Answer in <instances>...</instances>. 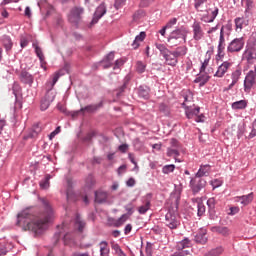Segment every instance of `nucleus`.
<instances>
[{
    "mask_svg": "<svg viewBox=\"0 0 256 256\" xmlns=\"http://www.w3.org/2000/svg\"><path fill=\"white\" fill-rule=\"evenodd\" d=\"M41 203L44 207L43 213L35 217L31 214V210L27 208L18 214L16 225L21 227L23 231H32L35 235H41V233L47 231L49 223H51L53 217H55V212L49 200L42 198Z\"/></svg>",
    "mask_w": 256,
    "mask_h": 256,
    "instance_id": "f257e3e1",
    "label": "nucleus"
},
{
    "mask_svg": "<svg viewBox=\"0 0 256 256\" xmlns=\"http://www.w3.org/2000/svg\"><path fill=\"white\" fill-rule=\"evenodd\" d=\"M170 199L174 206L170 207L168 212L165 215L164 224L168 229H177L181 225V220L179 219V201L181 200V190H174L171 193Z\"/></svg>",
    "mask_w": 256,
    "mask_h": 256,
    "instance_id": "f03ea898",
    "label": "nucleus"
},
{
    "mask_svg": "<svg viewBox=\"0 0 256 256\" xmlns=\"http://www.w3.org/2000/svg\"><path fill=\"white\" fill-rule=\"evenodd\" d=\"M233 27V24L231 22H228L226 25H222L220 29V36H219V41H218V57H223L224 51H225V37H229V33H231V29Z\"/></svg>",
    "mask_w": 256,
    "mask_h": 256,
    "instance_id": "7ed1b4c3",
    "label": "nucleus"
},
{
    "mask_svg": "<svg viewBox=\"0 0 256 256\" xmlns=\"http://www.w3.org/2000/svg\"><path fill=\"white\" fill-rule=\"evenodd\" d=\"M187 41V30L185 28H180L174 30L170 37L168 38V43L171 45H179L180 43H185Z\"/></svg>",
    "mask_w": 256,
    "mask_h": 256,
    "instance_id": "20e7f679",
    "label": "nucleus"
},
{
    "mask_svg": "<svg viewBox=\"0 0 256 256\" xmlns=\"http://www.w3.org/2000/svg\"><path fill=\"white\" fill-rule=\"evenodd\" d=\"M256 87V65L254 66V70H250L244 79V92L251 93V89Z\"/></svg>",
    "mask_w": 256,
    "mask_h": 256,
    "instance_id": "39448f33",
    "label": "nucleus"
},
{
    "mask_svg": "<svg viewBox=\"0 0 256 256\" xmlns=\"http://www.w3.org/2000/svg\"><path fill=\"white\" fill-rule=\"evenodd\" d=\"M245 47V38H235L227 46L228 53H239Z\"/></svg>",
    "mask_w": 256,
    "mask_h": 256,
    "instance_id": "423d86ee",
    "label": "nucleus"
},
{
    "mask_svg": "<svg viewBox=\"0 0 256 256\" xmlns=\"http://www.w3.org/2000/svg\"><path fill=\"white\" fill-rule=\"evenodd\" d=\"M84 11L85 10L82 7L72 8L68 16V21L74 25H79V22L81 21V15H83Z\"/></svg>",
    "mask_w": 256,
    "mask_h": 256,
    "instance_id": "0eeeda50",
    "label": "nucleus"
},
{
    "mask_svg": "<svg viewBox=\"0 0 256 256\" xmlns=\"http://www.w3.org/2000/svg\"><path fill=\"white\" fill-rule=\"evenodd\" d=\"M205 185H207V182L203 178H199L196 176V178L190 180V187L194 195H196V193H199V191H201V189H203Z\"/></svg>",
    "mask_w": 256,
    "mask_h": 256,
    "instance_id": "6e6552de",
    "label": "nucleus"
},
{
    "mask_svg": "<svg viewBox=\"0 0 256 256\" xmlns=\"http://www.w3.org/2000/svg\"><path fill=\"white\" fill-rule=\"evenodd\" d=\"M182 107L185 109V115L187 119H193V117H197L201 111V108L199 106H195V104L186 105L185 103H182Z\"/></svg>",
    "mask_w": 256,
    "mask_h": 256,
    "instance_id": "1a4fd4ad",
    "label": "nucleus"
},
{
    "mask_svg": "<svg viewBox=\"0 0 256 256\" xmlns=\"http://www.w3.org/2000/svg\"><path fill=\"white\" fill-rule=\"evenodd\" d=\"M206 13L207 14H204L201 17V21H203L204 23H213V21L217 19V15H219V8L214 7V9H208L206 10Z\"/></svg>",
    "mask_w": 256,
    "mask_h": 256,
    "instance_id": "9d476101",
    "label": "nucleus"
},
{
    "mask_svg": "<svg viewBox=\"0 0 256 256\" xmlns=\"http://www.w3.org/2000/svg\"><path fill=\"white\" fill-rule=\"evenodd\" d=\"M243 61H246L248 65H253L256 61V50L253 47H248L243 55H242Z\"/></svg>",
    "mask_w": 256,
    "mask_h": 256,
    "instance_id": "9b49d317",
    "label": "nucleus"
},
{
    "mask_svg": "<svg viewBox=\"0 0 256 256\" xmlns=\"http://www.w3.org/2000/svg\"><path fill=\"white\" fill-rule=\"evenodd\" d=\"M64 73H69V70H67V68H64L56 72L52 78V81H48L46 83V91H53V87H55V84L59 81V77H61V75H63Z\"/></svg>",
    "mask_w": 256,
    "mask_h": 256,
    "instance_id": "f8f14e48",
    "label": "nucleus"
},
{
    "mask_svg": "<svg viewBox=\"0 0 256 256\" xmlns=\"http://www.w3.org/2000/svg\"><path fill=\"white\" fill-rule=\"evenodd\" d=\"M193 29V39L194 41H201L205 33L203 32V28L201 27V22L195 21L192 25Z\"/></svg>",
    "mask_w": 256,
    "mask_h": 256,
    "instance_id": "ddd939ff",
    "label": "nucleus"
},
{
    "mask_svg": "<svg viewBox=\"0 0 256 256\" xmlns=\"http://www.w3.org/2000/svg\"><path fill=\"white\" fill-rule=\"evenodd\" d=\"M105 13H107V6H105V3H102L96 8V11L91 22L92 25L99 23V19H101V17H103Z\"/></svg>",
    "mask_w": 256,
    "mask_h": 256,
    "instance_id": "4468645a",
    "label": "nucleus"
},
{
    "mask_svg": "<svg viewBox=\"0 0 256 256\" xmlns=\"http://www.w3.org/2000/svg\"><path fill=\"white\" fill-rule=\"evenodd\" d=\"M151 194H147L144 198H143V205H141L138 208V213L140 215H145V213H147V211H149V209H151Z\"/></svg>",
    "mask_w": 256,
    "mask_h": 256,
    "instance_id": "2eb2a0df",
    "label": "nucleus"
},
{
    "mask_svg": "<svg viewBox=\"0 0 256 256\" xmlns=\"http://www.w3.org/2000/svg\"><path fill=\"white\" fill-rule=\"evenodd\" d=\"M231 65H233L231 62L229 61H225L223 62L217 69L216 73L214 74L215 77H224L225 73H227V71H229Z\"/></svg>",
    "mask_w": 256,
    "mask_h": 256,
    "instance_id": "dca6fc26",
    "label": "nucleus"
},
{
    "mask_svg": "<svg viewBox=\"0 0 256 256\" xmlns=\"http://www.w3.org/2000/svg\"><path fill=\"white\" fill-rule=\"evenodd\" d=\"M192 203L197 207L198 217H203L205 215V204H203L201 198H193Z\"/></svg>",
    "mask_w": 256,
    "mask_h": 256,
    "instance_id": "f3484780",
    "label": "nucleus"
},
{
    "mask_svg": "<svg viewBox=\"0 0 256 256\" xmlns=\"http://www.w3.org/2000/svg\"><path fill=\"white\" fill-rule=\"evenodd\" d=\"M207 241V230L200 229L199 232L195 235V242L200 243V245H205Z\"/></svg>",
    "mask_w": 256,
    "mask_h": 256,
    "instance_id": "a211bd4d",
    "label": "nucleus"
},
{
    "mask_svg": "<svg viewBox=\"0 0 256 256\" xmlns=\"http://www.w3.org/2000/svg\"><path fill=\"white\" fill-rule=\"evenodd\" d=\"M191 240L189 238H184L182 241L177 242L176 251H185L192 247Z\"/></svg>",
    "mask_w": 256,
    "mask_h": 256,
    "instance_id": "6ab92c4d",
    "label": "nucleus"
},
{
    "mask_svg": "<svg viewBox=\"0 0 256 256\" xmlns=\"http://www.w3.org/2000/svg\"><path fill=\"white\" fill-rule=\"evenodd\" d=\"M66 199L67 201H75V192H73V181L71 179H67Z\"/></svg>",
    "mask_w": 256,
    "mask_h": 256,
    "instance_id": "aec40b11",
    "label": "nucleus"
},
{
    "mask_svg": "<svg viewBox=\"0 0 256 256\" xmlns=\"http://www.w3.org/2000/svg\"><path fill=\"white\" fill-rule=\"evenodd\" d=\"M20 81L26 85H33L34 78L33 75H31L29 72L22 71L20 73Z\"/></svg>",
    "mask_w": 256,
    "mask_h": 256,
    "instance_id": "412c9836",
    "label": "nucleus"
},
{
    "mask_svg": "<svg viewBox=\"0 0 256 256\" xmlns=\"http://www.w3.org/2000/svg\"><path fill=\"white\" fill-rule=\"evenodd\" d=\"M115 59V53L110 52L102 61V67L103 69H109V67H112L113 60Z\"/></svg>",
    "mask_w": 256,
    "mask_h": 256,
    "instance_id": "4be33fe9",
    "label": "nucleus"
},
{
    "mask_svg": "<svg viewBox=\"0 0 256 256\" xmlns=\"http://www.w3.org/2000/svg\"><path fill=\"white\" fill-rule=\"evenodd\" d=\"M167 65H170L171 67H175L178 63L177 57L173 55V52L168 51L166 55L163 56Z\"/></svg>",
    "mask_w": 256,
    "mask_h": 256,
    "instance_id": "5701e85b",
    "label": "nucleus"
},
{
    "mask_svg": "<svg viewBox=\"0 0 256 256\" xmlns=\"http://www.w3.org/2000/svg\"><path fill=\"white\" fill-rule=\"evenodd\" d=\"M234 22H235L236 31H242L243 27H247V25H249V20H246L243 17L235 18Z\"/></svg>",
    "mask_w": 256,
    "mask_h": 256,
    "instance_id": "b1692460",
    "label": "nucleus"
},
{
    "mask_svg": "<svg viewBox=\"0 0 256 256\" xmlns=\"http://www.w3.org/2000/svg\"><path fill=\"white\" fill-rule=\"evenodd\" d=\"M241 73L242 72L239 69H237L234 72H232V74H231L232 82L228 86V89H233V87H235V85H237V83L239 82V79H241Z\"/></svg>",
    "mask_w": 256,
    "mask_h": 256,
    "instance_id": "393cba45",
    "label": "nucleus"
},
{
    "mask_svg": "<svg viewBox=\"0 0 256 256\" xmlns=\"http://www.w3.org/2000/svg\"><path fill=\"white\" fill-rule=\"evenodd\" d=\"M103 107V102H100L98 104H91L88 106H85L84 108H81L80 111H82V113H95V111H97V109Z\"/></svg>",
    "mask_w": 256,
    "mask_h": 256,
    "instance_id": "a878e982",
    "label": "nucleus"
},
{
    "mask_svg": "<svg viewBox=\"0 0 256 256\" xmlns=\"http://www.w3.org/2000/svg\"><path fill=\"white\" fill-rule=\"evenodd\" d=\"M210 171H211V166H209L208 164L203 165L200 167V169L196 173V177H198L199 179H201V177H207Z\"/></svg>",
    "mask_w": 256,
    "mask_h": 256,
    "instance_id": "bb28decb",
    "label": "nucleus"
},
{
    "mask_svg": "<svg viewBox=\"0 0 256 256\" xmlns=\"http://www.w3.org/2000/svg\"><path fill=\"white\" fill-rule=\"evenodd\" d=\"M100 247V256H109L110 253V248H109V243L107 241H102L99 243Z\"/></svg>",
    "mask_w": 256,
    "mask_h": 256,
    "instance_id": "cd10ccee",
    "label": "nucleus"
},
{
    "mask_svg": "<svg viewBox=\"0 0 256 256\" xmlns=\"http://www.w3.org/2000/svg\"><path fill=\"white\" fill-rule=\"evenodd\" d=\"M238 199H239L241 205L247 206L250 203H252V201H253V192H251L250 194H247V195L240 196V197H238Z\"/></svg>",
    "mask_w": 256,
    "mask_h": 256,
    "instance_id": "c85d7f7f",
    "label": "nucleus"
},
{
    "mask_svg": "<svg viewBox=\"0 0 256 256\" xmlns=\"http://www.w3.org/2000/svg\"><path fill=\"white\" fill-rule=\"evenodd\" d=\"M209 81V75L207 74H202L194 80V83H198L199 87H204Z\"/></svg>",
    "mask_w": 256,
    "mask_h": 256,
    "instance_id": "c756f323",
    "label": "nucleus"
},
{
    "mask_svg": "<svg viewBox=\"0 0 256 256\" xmlns=\"http://www.w3.org/2000/svg\"><path fill=\"white\" fill-rule=\"evenodd\" d=\"M51 103H53V95L49 99L44 97V99H42L41 104H40L41 111H47V109H49V105H51Z\"/></svg>",
    "mask_w": 256,
    "mask_h": 256,
    "instance_id": "7c9ffc66",
    "label": "nucleus"
},
{
    "mask_svg": "<svg viewBox=\"0 0 256 256\" xmlns=\"http://www.w3.org/2000/svg\"><path fill=\"white\" fill-rule=\"evenodd\" d=\"M2 43H3L6 51H11V49H13V41L11 40V37L3 36Z\"/></svg>",
    "mask_w": 256,
    "mask_h": 256,
    "instance_id": "2f4dec72",
    "label": "nucleus"
},
{
    "mask_svg": "<svg viewBox=\"0 0 256 256\" xmlns=\"http://www.w3.org/2000/svg\"><path fill=\"white\" fill-rule=\"evenodd\" d=\"M225 251V249H223L222 246H218L214 249H211L210 251H208L205 256H219L222 255V253Z\"/></svg>",
    "mask_w": 256,
    "mask_h": 256,
    "instance_id": "473e14b6",
    "label": "nucleus"
},
{
    "mask_svg": "<svg viewBox=\"0 0 256 256\" xmlns=\"http://www.w3.org/2000/svg\"><path fill=\"white\" fill-rule=\"evenodd\" d=\"M95 201L96 203H104V201H107L106 192H103V191L95 192Z\"/></svg>",
    "mask_w": 256,
    "mask_h": 256,
    "instance_id": "72a5a7b5",
    "label": "nucleus"
},
{
    "mask_svg": "<svg viewBox=\"0 0 256 256\" xmlns=\"http://www.w3.org/2000/svg\"><path fill=\"white\" fill-rule=\"evenodd\" d=\"M145 37H147L145 32H140V34L135 37V40L132 43V47L137 49L139 47V42L144 41Z\"/></svg>",
    "mask_w": 256,
    "mask_h": 256,
    "instance_id": "f704fd0d",
    "label": "nucleus"
},
{
    "mask_svg": "<svg viewBox=\"0 0 256 256\" xmlns=\"http://www.w3.org/2000/svg\"><path fill=\"white\" fill-rule=\"evenodd\" d=\"M232 109H247V100H239L232 103Z\"/></svg>",
    "mask_w": 256,
    "mask_h": 256,
    "instance_id": "c9c22d12",
    "label": "nucleus"
},
{
    "mask_svg": "<svg viewBox=\"0 0 256 256\" xmlns=\"http://www.w3.org/2000/svg\"><path fill=\"white\" fill-rule=\"evenodd\" d=\"M138 95L142 99H149V88L145 86H140L138 89Z\"/></svg>",
    "mask_w": 256,
    "mask_h": 256,
    "instance_id": "e433bc0d",
    "label": "nucleus"
},
{
    "mask_svg": "<svg viewBox=\"0 0 256 256\" xmlns=\"http://www.w3.org/2000/svg\"><path fill=\"white\" fill-rule=\"evenodd\" d=\"M85 227V223L83 222V220H81V216H79V214L76 215L75 218V229H78V231H83Z\"/></svg>",
    "mask_w": 256,
    "mask_h": 256,
    "instance_id": "4c0bfd02",
    "label": "nucleus"
},
{
    "mask_svg": "<svg viewBox=\"0 0 256 256\" xmlns=\"http://www.w3.org/2000/svg\"><path fill=\"white\" fill-rule=\"evenodd\" d=\"M173 55L176 57V59L178 57H183L185 55H187V48L186 47H179L177 48L174 52H172Z\"/></svg>",
    "mask_w": 256,
    "mask_h": 256,
    "instance_id": "58836bf2",
    "label": "nucleus"
},
{
    "mask_svg": "<svg viewBox=\"0 0 256 256\" xmlns=\"http://www.w3.org/2000/svg\"><path fill=\"white\" fill-rule=\"evenodd\" d=\"M174 171H175V165L174 164L165 165L162 168V173H164V175H169V173H173Z\"/></svg>",
    "mask_w": 256,
    "mask_h": 256,
    "instance_id": "ea45409f",
    "label": "nucleus"
},
{
    "mask_svg": "<svg viewBox=\"0 0 256 256\" xmlns=\"http://www.w3.org/2000/svg\"><path fill=\"white\" fill-rule=\"evenodd\" d=\"M145 69H147V65L142 61L136 62V71L137 73H145Z\"/></svg>",
    "mask_w": 256,
    "mask_h": 256,
    "instance_id": "a19ab883",
    "label": "nucleus"
},
{
    "mask_svg": "<svg viewBox=\"0 0 256 256\" xmlns=\"http://www.w3.org/2000/svg\"><path fill=\"white\" fill-rule=\"evenodd\" d=\"M156 48L158 49V51H160L162 57L169 53V49H167V47L163 44H156Z\"/></svg>",
    "mask_w": 256,
    "mask_h": 256,
    "instance_id": "79ce46f5",
    "label": "nucleus"
},
{
    "mask_svg": "<svg viewBox=\"0 0 256 256\" xmlns=\"http://www.w3.org/2000/svg\"><path fill=\"white\" fill-rule=\"evenodd\" d=\"M51 179L50 175H47L44 180L40 182L41 189H49V180Z\"/></svg>",
    "mask_w": 256,
    "mask_h": 256,
    "instance_id": "37998d69",
    "label": "nucleus"
},
{
    "mask_svg": "<svg viewBox=\"0 0 256 256\" xmlns=\"http://www.w3.org/2000/svg\"><path fill=\"white\" fill-rule=\"evenodd\" d=\"M125 221H127V214L122 215L120 218H118L114 225L115 227H121V225H123V223H125Z\"/></svg>",
    "mask_w": 256,
    "mask_h": 256,
    "instance_id": "c03bdc74",
    "label": "nucleus"
},
{
    "mask_svg": "<svg viewBox=\"0 0 256 256\" xmlns=\"http://www.w3.org/2000/svg\"><path fill=\"white\" fill-rule=\"evenodd\" d=\"M214 229L217 233H220V235H229V228L227 227H215Z\"/></svg>",
    "mask_w": 256,
    "mask_h": 256,
    "instance_id": "a18cd8bd",
    "label": "nucleus"
},
{
    "mask_svg": "<svg viewBox=\"0 0 256 256\" xmlns=\"http://www.w3.org/2000/svg\"><path fill=\"white\" fill-rule=\"evenodd\" d=\"M113 251H115L116 255L118 256H123L125 255V252H123V250L121 249V246H119V244H114L112 246Z\"/></svg>",
    "mask_w": 256,
    "mask_h": 256,
    "instance_id": "49530a36",
    "label": "nucleus"
},
{
    "mask_svg": "<svg viewBox=\"0 0 256 256\" xmlns=\"http://www.w3.org/2000/svg\"><path fill=\"white\" fill-rule=\"evenodd\" d=\"M33 47L35 49V53L37 57H39L40 61H43L44 56H43V51L41 50L40 47L37 46V44H33Z\"/></svg>",
    "mask_w": 256,
    "mask_h": 256,
    "instance_id": "de8ad7c7",
    "label": "nucleus"
},
{
    "mask_svg": "<svg viewBox=\"0 0 256 256\" xmlns=\"http://www.w3.org/2000/svg\"><path fill=\"white\" fill-rule=\"evenodd\" d=\"M93 185H95V178L93 177V175H89L86 179V187L91 189Z\"/></svg>",
    "mask_w": 256,
    "mask_h": 256,
    "instance_id": "09e8293b",
    "label": "nucleus"
},
{
    "mask_svg": "<svg viewBox=\"0 0 256 256\" xmlns=\"http://www.w3.org/2000/svg\"><path fill=\"white\" fill-rule=\"evenodd\" d=\"M207 3V0H194V7L196 11H201V6Z\"/></svg>",
    "mask_w": 256,
    "mask_h": 256,
    "instance_id": "8fccbe9b",
    "label": "nucleus"
},
{
    "mask_svg": "<svg viewBox=\"0 0 256 256\" xmlns=\"http://www.w3.org/2000/svg\"><path fill=\"white\" fill-rule=\"evenodd\" d=\"M174 256H191V252L189 250H177L174 252Z\"/></svg>",
    "mask_w": 256,
    "mask_h": 256,
    "instance_id": "3c124183",
    "label": "nucleus"
},
{
    "mask_svg": "<svg viewBox=\"0 0 256 256\" xmlns=\"http://www.w3.org/2000/svg\"><path fill=\"white\" fill-rule=\"evenodd\" d=\"M159 111H160L161 113H164L165 115H169V106H167V105L161 103V104L159 105Z\"/></svg>",
    "mask_w": 256,
    "mask_h": 256,
    "instance_id": "603ef678",
    "label": "nucleus"
},
{
    "mask_svg": "<svg viewBox=\"0 0 256 256\" xmlns=\"http://www.w3.org/2000/svg\"><path fill=\"white\" fill-rule=\"evenodd\" d=\"M133 145H134L135 149H137L139 151V149H141L143 147V142H141V140L139 138H135L133 140Z\"/></svg>",
    "mask_w": 256,
    "mask_h": 256,
    "instance_id": "864d4df0",
    "label": "nucleus"
},
{
    "mask_svg": "<svg viewBox=\"0 0 256 256\" xmlns=\"http://www.w3.org/2000/svg\"><path fill=\"white\" fill-rule=\"evenodd\" d=\"M167 155L168 157H172V155H175V157H179V151L177 149L168 148Z\"/></svg>",
    "mask_w": 256,
    "mask_h": 256,
    "instance_id": "5fc2aeb1",
    "label": "nucleus"
},
{
    "mask_svg": "<svg viewBox=\"0 0 256 256\" xmlns=\"http://www.w3.org/2000/svg\"><path fill=\"white\" fill-rule=\"evenodd\" d=\"M39 133H41V127H39V125H36L33 127L31 137H37V135H39Z\"/></svg>",
    "mask_w": 256,
    "mask_h": 256,
    "instance_id": "6e6d98bb",
    "label": "nucleus"
},
{
    "mask_svg": "<svg viewBox=\"0 0 256 256\" xmlns=\"http://www.w3.org/2000/svg\"><path fill=\"white\" fill-rule=\"evenodd\" d=\"M173 25H177V18H172L169 22L165 25L166 29H171Z\"/></svg>",
    "mask_w": 256,
    "mask_h": 256,
    "instance_id": "4d7b16f0",
    "label": "nucleus"
},
{
    "mask_svg": "<svg viewBox=\"0 0 256 256\" xmlns=\"http://www.w3.org/2000/svg\"><path fill=\"white\" fill-rule=\"evenodd\" d=\"M134 208H135V207L133 206L132 203L127 204V205L125 206V210L127 211L128 215H133V209H134Z\"/></svg>",
    "mask_w": 256,
    "mask_h": 256,
    "instance_id": "13d9d810",
    "label": "nucleus"
},
{
    "mask_svg": "<svg viewBox=\"0 0 256 256\" xmlns=\"http://www.w3.org/2000/svg\"><path fill=\"white\" fill-rule=\"evenodd\" d=\"M207 205L209 209H215V198H209L207 200Z\"/></svg>",
    "mask_w": 256,
    "mask_h": 256,
    "instance_id": "bf43d9fd",
    "label": "nucleus"
},
{
    "mask_svg": "<svg viewBox=\"0 0 256 256\" xmlns=\"http://www.w3.org/2000/svg\"><path fill=\"white\" fill-rule=\"evenodd\" d=\"M155 0H141L140 7H149L150 3H153Z\"/></svg>",
    "mask_w": 256,
    "mask_h": 256,
    "instance_id": "052dcab7",
    "label": "nucleus"
},
{
    "mask_svg": "<svg viewBox=\"0 0 256 256\" xmlns=\"http://www.w3.org/2000/svg\"><path fill=\"white\" fill-rule=\"evenodd\" d=\"M123 5H125V0H115V7L117 9H121V7H123Z\"/></svg>",
    "mask_w": 256,
    "mask_h": 256,
    "instance_id": "680f3d73",
    "label": "nucleus"
},
{
    "mask_svg": "<svg viewBox=\"0 0 256 256\" xmlns=\"http://www.w3.org/2000/svg\"><path fill=\"white\" fill-rule=\"evenodd\" d=\"M119 151H121V153H127V150L129 149V145L127 144H122L118 147Z\"/></svg>",
    "mask_w": 256,
    "mask_h": 256,
    "instance_id": "e2e57ef3",
    "label": "nucleus"
},
{
    "mask_svg": "<svg viewBox=\"0 0 256 256\" xmlns=\"http://www.w3.org/2000/svg\"><path fill=\"white\" fill-rule=\"evenodd\" d=\"M133 230V226L131 224H127L124 228V233L126 235H129V233H131V231Z\"/></svg>",
    "mask_w": 256,
    "mask_h": 256,
    "instance_id": "0e129e2a",
    "label": "nucleus"
},
{
    "mask_svg": "<svg viewBox=\"0 0 256 256\" xmlns=\"http://www.w3.org/2000/svg\"><path fill=\"white\" fill-rule=\"evenodd\" d=\"M72 239H73V236H72L71 233H66V234L64 235V242H65V243H69Z\"/></svg>",
    "mask_w": 256,
    "mask_h": 256,
    "instance_id": "69168bd1",
    "label": "nucleus"
},
{
    "mask_svg": "<svg viewBox=\"0 0 256 256\" xmlns=\"http://www.w3.org/2000/svg\"><path fill=\"white\" fill-rule=\"evenodd\" d=\"M125 62L122 59H118L115 61L114 69H119Z\"/></svg>",
    "mask_w": 256,
    "mask_h": 256,
    "instance_id": "338daca9",
    "label": "nucleus"
},
{
    "mask_svg": "<svg viewBox=\"0 0 256 256\" xmlns=\"http://www.w3.org/2000/svg\"><path fill=\"white\" fill-rule=\"evenodd\" d=\"M127 187H135V179L134 178H130L127 180L126 182Z\"/></svg>",
    "mask_w": 256,
    "mask_h": 256,
    "instance_id": "774afa93",
    "label": "nucleus"
}]
</instances>
